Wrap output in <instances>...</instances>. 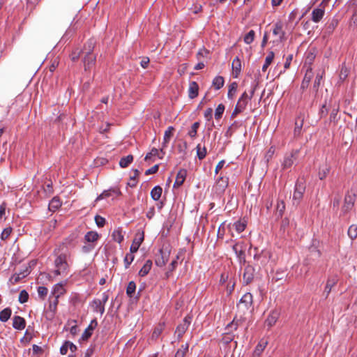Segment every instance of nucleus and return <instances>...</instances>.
I'll return each mask as SVG.
<instances>
[{
	"label": "nucleus",
	"instance_id": "1",
	"mask_svg": "<svg viewBox=\"0 0 357 357\" xmlns=\"http://www.w3.org/2000/svg\"><path fill=\"white\" fill-rule=\"evenodd\" d=\"M62 245H57L54 250V255L56 256L54 259L56 275H67L69 271V264L67 261V257L70 255L68 252L62 251Z\"/></svg>",
	"mask_w": 357,
	"mask_h": 357
},
{
	"label": "nucleus",
	"instance_id": "2",
	"mask_svg": "<svg viewBox=\"0 0 357 357\" xmlns=\"http://www.w3.org/2000/svg\"><path fill=\"white\" fill-rule=\"evenodd\" d=\"M253 303L252 294L250 292L245 293L240 299L237 304L238 312L242 314H245L252 307Z\"/></svg>",
	"mask_w": 357,
	"mask_h": 357
},
{
	"label": "nucleus",
	"instance_id": "3",
	"mask_svg": "<svg viewBox=\"0 0 357 357\" xmlns=\"http://www.w3.org/2000/svg\"><path fill=\"white\" fill-rule=\"evenodd\" d=\"M305 191V181L298 179L295 184L294 191L292 197V204L294 206H298L303 199L304 192Z\"/></svg>",
	"mask_w": 357,
	"mask_h": 357
},
{
	"label": "nucleus",
	"instance_id": "4",
	"mask_svg": "<svg viewBox=\"0 0 357 357\" xmlns=\"http://www.w3.org/2000/svg\"><path fill=\"white\" fill-rule=\"evenodd\" d=\"M298 155V150H292L287 153L284 155L283 160L281 162V170L285 171L290 169L294 162L297 160Z\"/></svg>",
	"mask_w": 357,
	"mask_h": 357
},
{
	"label": "nucleus",
	"instance_id": "5",
	"mask_svg": "<svg viewBox=\"0 0 357 357\" xmlns=\"http://www.w3.org/2000/svg\"><path fill=\"white\" fill-rule=\"evenodd\" d=\"M356 195L354 192L348 191L344 199V204L342 206V215H344L350 212L354 206Z\"/></svg>",
	"mask_w": 357,
	"mask_h": 357
},
{
	"label": "nucleus",
	"instance_id": "6",
	"mask_svg": "<svg viewBox=\"0 0 357 357\" xmlns=\"http://www.w3.org/2000/svg\"><path fill=\"white\" fill-rule=\"evenodd\" d=\"M78 234L72 233L68 237H66L63 241L59 245H62V251L64 248L66 249L65 252H68V248H74L78 243Z\"/></svg>",
	"mask_w": 357,
	"mask_h": 357
},
{
	"label": "nucleus",
	"instance_id": "7",
	"mask_svg": "<svg viewBox=\"0 0 357 357\" xmlns=\"http://www.w3.org/2000/svg\"><path fill=\"white\" fill-rule=\"evenodd\" d=\"M255 268H254V266L250 264H247L245 266L244 272L243 274V283L245 284H250L255 278Z\"/></svg>",
	"mask_w": 357,
	"mask_h": 357
},
{
	"label": "nucleus",
	"instance_id": "8",
	"mask_svg": "<svg viewBox=\"0 0 357 357\" xmlns=\"http://www.w3.org/2000/svg\"><path fill=\"white\" fill-rule=\"evenodd\" d=\"M191 322V317H185L182 323H181L178 326L176 327L175 333L177 334L178 339L180 340L183 334L186 332L188 330L190 324Z\"/></svg>",
	"mask_w": 357,
	"mask_h": 357
},
{
	"label": "nucleus",
	"instance_id": "9",
	"mask_svg": "<svg viewBox=\"0 0 357 357\" xmlns=\"http://www.w3.org/2000/svg\"><path fill=\"white\" fill-rule=\"evenodd\" d=\"M170 252L160 249L159 250V255L157 256L155 263L159 267L164 266L169 260Z\"/></svg>",
	"mask_w": 357,
	"mask_h": 357
},
{
	"label": "nucleus",
	"instance_id": "10",
	"mask_svg": "<svg viewBox=\"0 0 357 357\" xmlns=\"http://www.w3.org/2000/svg\"><path fill=\"white\" fill-rule=\"evenodd\" d=\"M144 238V231H138L135 237L132 241V243L130 248V252L132 253L137 252L139 250V246L142 243Z\"/></svg>",
	"mask_w": 357,
	"mask_h": 357
},
{
	"label": "nucleus",
	"instance_id": "11",
	"mask_svg": "<svg viewBox=\"0 0 357 357\" xmlns=\"http://www.w3.org/2000/svg\"><path fill=\"white\" fill-rule=\"evenodd\" d=\"M96 61V56L90 52H86L84 59V67L85 71L90 70L95 65Z\"/></svg>",
	"mask_w": 357,
	"mask_h": 357
},
{
	"label": "nucleus",
	"instance_id": "12",
	"mask_svg": "<svg viewBox=\"0 0 357 357\" xmlns=\"http://www.w3.org/2000/svg\"><path fill=\"white\" fill-rule=\"evenodd\" d=\"M97 326H98V321H97L96 319H93V320H91V323L89 324L88 327L85 329V331L82 333L81 340L85 341V340H87L88 339H89L93 334V330L97 327Z\"/></svg>",
	"mask_w": 357,
	"mask_h": 357
},
{
	"label": "nucleus",
	"instance_id": "13",
	"mask_svg": "<svg viewBox=\"0 0 357 357\" xmlns=\"http://www.w3.org/2000/svg\"><path fill=\"white\" fill-rule=\"evenodd\" d=\"M229 184V178L220 174V177L216 181L215 189L216 191L222 192H225Z\"/></svg>",
	"mask_w": 357,
	"mask_h": 357
},
{
	"label": "nucleus",
	"instance_id": "14",
	"mask_svg": "<svg viewBox=\"0 0 357 357\" xmlns=\"http://www.w3.org/2000/svg\"><path fill=\"white\" fill-rule=\"evenodd\" d=\"M273 33L279 36V40L282 42L285 39V32L283 31V24L278 21L273 25Z\"/></svg>",
	"mask_w": 357,
	"mask_h": 357
},
{
	"label": "nucleus",
	"instance_id": "15",
	"mask_svg": "<svg viewBox=\"0 0 357 357\" xmlns=\"http://www.w3.org/2000/svg\"><path fill=\"white\" fill-rule=\"evenodd\" d=\"M279 317H280V312L279 311H278L276 310H272L270 312V314H268L267 319L265 321L266 325L268 328L272 327L273 325L275 324V323L278 321Z\"/></svg>",
	"mask_w": 357,
	"mask_h": 357
},
{
	"label": "nucleus",
	"instance_id": "16",
	"mask_svg": "<svg viewBox=\"0 0 357 357\" xmlns=\"http://www.w3.org/2000/svg\"><path fill=\"white\" fill-rule=\"evenodd\" d=\"M338 282V278L337 275H333L328 278L324 289V294H326V297H328L330 292L331 291L332 288L335 286V284Z\"/></svg>",
	"mask_w": 357,
	"mask_h": 357
},
{
	"label": "nucleus",
	"instance_id": "17",
	"mask_svg": "<svg viewBox=\"0 0 357 357\" xmlns=\"http://www.w3.org/2000/svg\"><path fill=\"white\" fill-rule=\"evenodd\" d=\"M187 176V171L185 169H181L177 173L176 181L174 183V188H178L183 185Z\"/></svg>",
	"mask_w": 357,
	"mask_h": 357
},
{
	"label": "nucleus",
	"instance_id": "18",
	"mask_svg": "<svg viewBox=\"0 0 357 357\" xmlns=\"http://www.w3.org/2000/svg\"><path fill=\"white\" fill-rule=\"evenodd\" d=\"M26 326L25 319L20 316H14L13 319V327L17 330H23Z\"/></svg>",
	"mask_w": 357,
	"mask_h": 357
},
{
	"label": "nucleus",
	"instance_id": "19",
	"mask_svg": "<svg viewBox=\"0 0 357 357\" xmlns=\"http://www.w3.org/2000/svg\"><path fill=\"white\" fill-rule=\"evenodd\" d=\"M325 13L324 8H314L312 12V20L314 22H319L323 18Z\"/></svg>",
	"mask_w": 357,
	"mask_h": 357
},
{
	"label": "nucleus",
	"instance_id": "20",
	"mask_svg": "<svg viewBox=\"0 0 357 357\" xmlns=\"http://www.w3.org/2000/svg\"><path fill=\"white\" fill-rule=\"evenodd\" d=\"M199 93V85L198 84L195 82L192 81L189 84V88H188V96L190 99L195 98Z\"/></svg>",
	"mask_w": 357,
	"mask_h": 357
},
{
	"label": "nucleus",
	"instance_id": "21",
	"mask_svg": "<svg viewBox=\"0 0 357 357\" xmlns=\"http://www.w3.org/2000/svg\"><path fill=\"white\" fill-rule=\"evenodd\" d=\"M231 68L234 77L237 78L241 72V61L238 56H236L232 61Z\"/></svg>",
	"mask_w": 357,
	"mask_h": 357
},
{
	"label": "nucleus",
	"instance_id": "22",
	"mask_svg": "<svg viewBox=\"0 0 357 357\" xmlns=\"http://www.w3.org/2000/svg\"><path fill=\"white\" fill-rule=\"evenodd\" d=\"M152 265L153 262L151 259L146 260L138 273L139 276L145 277L147 275L152 268Z\"/></svg>",
	"mask_w": 357,
	"mask_h": 357
},
{
	"label": "nucleus",
	"instance_id": "23",
	"mask_svg": "<svg viewBox=\"0 0 357 357\" xmlns=\"http://www.w3.org/2000/svg\"><path fill=\"white\" fill-rule=\"evenodd\" d=\"M66 291L63 284L62 283H58L54 286L51 296L59 298L61 296L63 295Z\"/></svg>",
	"mask_w": 357,
	"mask_h": 357
},
{
	"label": "nucleus",
	"instance_id": "24",
	"mask_svg": "<svg viewBox=\"0 0 357 357\" xmlns=\"http://www.w3.org/2000/svg\"><path fill=\"white\" fill-rule=\"evenodd\" d=\"M174 130V128L173 126L168 127L167 129L165 130L162 142L163 148L167 147L168 143L170 141V139L173 136Z\"/></svg>",
	"mask_w": 357,
	"mask_h": 357
},
{
	"label": "nucleus",
	"instance_id": "25",
	"mask_svg": "<svg viewBox=\"0 0 357 357\" xmlns=\"http://www.w3.org/2000/svg\"><path fill=\"white\" fill-rule=\"evenodd\" d=\"M91 307L94 312H100L101 315L105 312V305L100 301V299H94L91 303Z\"/></svg>",
	"mask_w": 357,
	"mask_h": 357
},
{
	"label": "nucleus",
	"instance_id": "26",
	"mask_svg": "<svg viewBox=\"0 0 357 357\" xmlns=\"http://www.w3.org/2000/svg\"><path fill=\"white\" fill-rule=\"evenodd\" d=\"M316 57V50L314 48L309 49L305 54V63L311 64Z\"/></svg>",
	"mask_w": 357,
	"mask_h": 357
},
{
	"label": "nucleus",
	"instance_id": "27",
	"mask_svg": "<svg viewBox=\"0 0 357 357\" xmlns=\"http://www.w3.org/2000/svg\"><path fill=\"white\" fill-rule=\"evenodd\" d=\"M100 236L96 231H88L84 236V240L89 243H94L97 241Z\"/></svg>",
	"mask_w": 357,
	"mask_h": 357
},
{
	"label": "nucleus",
	"instance_id": "28",
	"mask_svg": "<svg viewBox=\"0 0 357 357\" xmlns=\"http://www.w3.org/2000/svg\"><path fill=\"white\" fill-rule=\"evenodd\" d=\"M61 206V202L60 201L59 198L57 197H54L52 198V199L50 201L49 204V209L51 211L54 212L56 211Z\"/></svg>",
	"mask_w": 357,
	"mask_h": 357
},
{
	"label": "nucleus",
	"instance_id": "29",
	"mask_svg": "<svg viewBox=\"0 0 357 357\" xmlns=\"http://www.w3.org/2000/svg\"><path fill=\"white\" fill-rule=\"evenodd\" d=\"M133 159H134L133 155L131 154L128 155L126 157L121 158L119 161L120 167L122 168L128 167L129 166V165H130L132 162Z\"/></svg>",
	"mask_w": 357,
	"mask_h": 357
},
{
	"label": "nucleus",
	"instance_id": "30",
	"mask_svg": "<svg viewBox=\"0 0 357 357\" xmlns=\"http://www.w3.org/2000/svg\"><path fill=\"white\" fill-rule=\"evenodd\" d=\"M162 192V189L160 186H155L151 191V197L153 200L158 201L160 199Z\"/></svg>",
	"mask_w": 357,
	"mask_h": 357
},
{
	"label": "nucleus",
	"instance_id": "31",
	"mask_svg": "<svg viewBox=\"0 0 357 357\" xmlns=\"http://www.w3.org/2000/svg\"><path fill=\"white\" fill-rule=\"evenodd\" d=\"M200 126V123L199 121H197V122H195L190 129L189 130L188 132V135L191 138V139H195L196 138L197 135V130L199 129Z\"/></svg>",
	"mask_w": 357,
	"mask_h": 357
},
{
	"label": "nucleus",
	"instance_id": "32",
	"mask_svg": "<svg viewBox=\"0 0 357 357\" xmlns=\"http://www.w3.org/2000/svg\"><path fill=\"white\" fill-rule=\"evenodd\" d=\"M12 314V310L10 307H6L0 312V321L2 322L7 321Z\"/></svg>",
	"mask_w": 357,
	"mask_h": 357
},
{
	"label": "nucleus",
	"instance_id": "33",
	"mask_svg": "<svg viewBox=\"0 0 357 357\" xmlns=\"http://www.w3.org/2000/svg\"><path fill=\"white\" fill-rule=\"evenodd\" d=\"M285 210V204L283 200H278L276 206V215L282 218Z\"/></svg>",
	"mask_w": 357,
	"mask_h": 357
},
{
	"label": "nucleus",
	"instance_id": "34",
	"mask_svg": "<svg viewBox=\"0 0 357 357\" xmlns=\"http://www.w3.org/2000/svg\"><path fill=\"white\" fill-rule=\"evenodd\" d=\"M324 75V71H321V72H319L317 73L316 75V77H315V79H314V84H313V89L317 92L318 90H319V88L321 85V81L323 78V76Z\"/></svg>",
	"mask_w": 357,
	"mask_h": 357
},
{
	"label": "nucleus",
	"instance_id": "35",
	"mask_svg": "<svg viewBox=\"0 0 357 357\" xmlns=\"http://www.w3.org/2000/svg\"><path fill=\"white\" fill-rule=\"evenodd\" d=\"M224 83L225 79L223 77L216 76L213 80L212 85L216 90H219L223 86Z\"/></svg>",
	"mask_w": 357,
	"mask_h": 357
},
{
	"label": "nucleus",
	"instance_id": "36",
	"mask_svg": "<svg viewBox=\"0 0 357 357\" xmlns=\"http://www.w3.org/2000/svg\"><path fill=\"white\" fill-rule=\"evenodd\" d=\"M112 236L113 240L119 243H121L124 239V236L122 234V230L120 229H115L113 231Z\"/></svg>",
	"mask_w": 357,
	"mask_h": 357
},
{
	"label": "nucleus",
	"instance_id": "37",
	"mask_svg": "<svg viewBox=\"0 0 357 357\" xmlns=\"http://www.w3.org/2000/svg\"><path fill=\"white\" fill-rule=\"evenodd\" d=\"M59 303V298L50 296V305L49 310L54 314L56 312L57 309V305Z\"/></svg>",
	"mask_w": 357,
	"mask_h": 357
},
{
	"label": "nucleus",
	"instance_id": "38",
	"mask_svg": "<svg viewBox=\"0 0 357 357\" xmlns=\"http://www.w3.org/2000/svg\"><path fill=\"white\" fill-rule=\"evenodd\" d=\"M155 156H158L160 159L162 158V156H160L159 154V150L155 148H153L151 150V151L146 155V156L144 158V160L145 161L152 160V158Z\"/></svg>",
	"mask_w": 357,
	"mask_h": 357
},
{
	"label": "nucleus",
	"instance_id": "39",
	"mask_svg": "<svg viewBox=\"0 0 357 357\" xmlns=\"http://www.w3.org/2000/svg\"><path fill=\"white\" fill-rule=\"evenodd\" d=\"M274 56H275V54L273 51H271L268 53V54L266 57L265 63H264V65L262 66V71L265 72L267 70V68H268V66H270L271 62L273 61V60L274 59Z\"/></svg>",
	"mask_w": 357,
	"mask_h": 357
},
{
	"label": "nucleus",
	"instance_id": "40",
	"mask_svg": "<svg viewBox=\"0 0 357 357\" xmlns=\"http://www.w3.org/2000/svg\"><path fill=\"white\" fill-rule=\"evenodd\" d=\"M111 192H116L118 195L121 194V192L119 190H104L99 196L97 197V198L96 199V202H98V201H100L105 198H107V197H110Z\"/></svg>",
	"mask_w": 357,
	"mask_h": 357
},
{
	"label": "nucleus",
	"instance_id": "41",
	"mask_svg": "<svg viewBox=\"0 0 357 357\" xmlns=\"http://www.w3.org/2000/svg\"><path fill=\"white\" fill-rule=\"evenodd\" d=\"M136 290V284L134 281H130L126 288V294L128 297L132 298Z\"/></svg>",
	"mask_w": 357,
	"mask_h": 357
},
{
	"label": "nucleus",
	"instance_id": "42",
	"mask_svg": "<svg viewBox=\"0 0 357 357\" xmlns=\"http://www.w3.org/2000/svg\"><path fill=\"white\" fill-rule=\"evenodd\" d=\"M330 172V167L327 165H323L320 167L319 171V178L321 180L324 179Z\"/></svg>",
	"mask_w": 357,
	"mask_h": 357
},
{
	"label": "nucleus",
	"instance_id": "43",
	"mask_svg": "<svg viewBox=\"0 0 357 357\" xmlns=\"http://www.w3.org/2000/svg\"><path fill=\"white\" fill-rule=\"evenodd\" d=\"M134 253L129 252L127 253L124 257L123 262H124V266L125 268L127 269L129 268L131 263L134 261L135 255Z\"/></svg>",
	"mask_w": 357,
	"mask_h": 357
},
{
	"label": "nucleus",
	"instance_id": "44",
	"mask_svg": "<svg viewBox=\"0 0 357 357\" xmlns=\"http://www.w3.org/2000/svg\"><path fill=\"white\" fill-rule=\"evenodd\" d=\"M347 234L352 241L356 239L357 238V225H351L349 227Z\"/></svg>",
	"mask_w": 357,
	"mask_h": 357
},
{
	"label": "nucleus",
	"instance_id": "45",
	"mask_svg": "<svg viewBox=\"0 0 357 357\" xmlns=\"http://www.w3.org/2000/svg\"><path fill=\"white\" fill-rule=\"evenodd\" d=\"M189 345L188 343L183 344L181 347L178 349L174 357H185V354L188 351Z\"/></svg>",
	"mask_w": 357,
	"mask_h": 357
},
{
	"label": "nucleus",
	"instance_id": "46",
	"mask_svg": "<svg viewBox=\"0 0 357 357\" xmlns=\"http://www.w3.org/2000/svg\"><path fill=\"white\" fill-rule=\"evenodd\" d=\"M233 227L235 230L238 233H241L243 231L246 227V224L245 222H242L241 220L236 221L234 223Z\"/></svg>",
	"mask_w": 357,
	"mask_h": 357
},
{
	"label": "nucleus",
	"instance_id": "47",
	"mask_svg": "<svg viewBox=\"0 0 357 357\" xmlns=\"http://www.w3.org/2000/svg\"><path fill=\"white\" fill-rule=\"evenodd\" d=\"M237 87H238V84L236 82H232L229 86V90H228V93H227L228 98L232 99L234 98V96L235 93L236 92Z\"/></svg>",
	"mask_w": 357,
	"mask_h": 357
},
{
	"label": "nucleus",
	"instance_id": "48",
	"mask_svg": "<svg viewBox=\"0 0 357 357\" xmlns=\"http://www.w3.org/2000/svg\"><path fill=\"white\" fill-rule=\"evenodd\" d=\"M139 175V172L138 169H133V175L132 176H130V182L128 183V185L133 188V187H135L136 185H137V178L138 177V176Z\"/></svg>",
	"mask_w": 357,
	"mask_h": 357
},
{
	"label": "nucleus",
	"instance_id": "49",
	"mask_svg": "<svg viewBox=\"0 0 357 357\" xmlns=\"http://www.w3.org/2000/svg\"><path fill=\"white\" fill-rule=\"evenodd\" d=\"M255 37V31L250 30L244 36L243 40H244L245 43H246L248 45H250V44H251L254 41Z\"/></svg>",
	"mask_w": 357,
	"mask_h": 357
},
{
	"label": "nucleus",
	"instance_id": "50",
	"mask_svg": "<svg viewBox=\"0 0 357 357\" xmlns=\"http://www.w3.org/2000/svg\"><path fill=\"white\" fill-rule=\"evenodd\" d=\"M339 112V107H334L330 113L329 121L330 123H336L338 121L337 114Z\"/></svg>",
	"mask_w": 357,
	"mask_h": 357
},
{
	"label": "nucleus",
	"instance_id": "51",
	"mask_svg": "<svg viewBox=\"0 0 357 357\" xmlns=\"http://www.w3.org/2000/svg\"><path fill=\"white\" fill-rule=\"evenodd\" d=\"M197 149V155L199 160H203L206 155V149L205 146L203 148L201 147L200 144H198L196 147Z\"/></svg>",
	"mask_w": 357,
	"mask_h": 357
},
{
	"label": "nucleus",
	"instance_id": "52",
	"mask_svg": "<svg viewBox=\"0 0 357 357\" xmlns=\"http://www.w3.org/2000/svg\"><path fill=\"white\" fill-rule=\"evenodd\" d=\"M310 74H311V72L310 73V74L308 73H307L305 75V77L303 79V82H302L301 86V89L305 90V89H307L308 87L309 84L311 80V75Z\"/></svg>",
	"mask_w": 357,
	"mask_h": 357
},
{
	"label": "nucleus",
	"instance_id": "53",
	"mask_svg": "<svg viewBox=\"0 0 357 357\" xmlns=\"http://www.w3.org/2000/svg\"><path fill=\"white\" fill-rule=\"evenodd\" d=\"M225 105L223 104H219L215 110V119H220L225 111Z\"/></svg>",
	"mask_w": 357,
	"mask_h": 357
},
{
	"label": "nucleus",
	"instance_id": "54",
	"mask_svg": "<svg viewBox=\"0 0 357 357\" xmlns=\"http://www.w3.org/2000/svg\"><path fill=\"white\" fill-rule=\"evenodd\" d=\"M349 73V70L345 66V63H342L341 70H340V75H339L340 79L342 81L344 80L348 77Z\"/></svg>",
	"mask_w": 357,
	"mask_h": 357
},
{
	"label": "nucleus",
	"instance_id": "55",
	"mask_svg": "<svg viewBox=\"0 0 357 357\" xmlns=\"http://www.w3.org/2000/svg\"><path fill=\"white\" fill-rule=\"evenodd\" d=\"M164 329V324H159L156 328H155L153 333H152V338L153 339H157L162 333V331Z\"/></svg>",
	"mask_w": 357,
	"mask_h": 357
},
{
	"label": "nucleus",
	"instance_id": "56",
	"mask_svg": "<svg viewBox=\"0 0 357 357\" xmlns=\"http://www.w3.org/2000/svg\"><path fill=\"white\" fill-rule=\"evenodd\" d=\"M29 299V294L28 292L23 289L20 292L18 301L20 303H24L28 301Z\"/></svg>",
	"mask_w": 357,
	"mask_h": 357
},
{
	"label": "nucleus",
	"instance_id": "57",
	"mask_svg": "<svg viewBox=\"0 0 357 357\" xmlns=\"http://www.w3.org/2000/svg\"><path fill=\"white\" fill-rule=\"evenodd\" d=\"M265 345H262L261 344H258L257 347H255V349L254 350V352L252 354V357H260V355L263 352Z\"/></svg>",
	"mask_w": 357,
	"mask_h": 357
},
{
	"label": "nucleus",
	"instance_id": "58",
	"mask_svg": "<svg viewBox=\"0 0 357 357\" xmlns=\"http://www.w3.org/2000/svg\"><path fill=\"white\" fill-rule=\"evenodd\" d=\"M95 222H96V225L98 227L102 228L105 225L106 220L105 218H103L99 215H96L95 216Z\"/></svg>",
	"mask_w": 357,
	"mask_h": 357
},
{
	"label": "nucleus",
	"instance_id": "59",
	"mask_svg": "<svg viewBox=\"0 0 357 357\" xmlns=\"http://www.w3.org/2000/svg\"><path fill=\"white\" fill-rule=\"evenodd\" d=\"M95 43L93 40H89L84 47V50L85 51V53L90 52L92 53L93 49H94Z\"/></svg>",
	"mask_w": 357,
	"mask_h": 357
},
{
	"label": "nucleus",
	"instance_id": "60",
	"mask_svg": "<svg viewBox=\"0 0 357 357\" xmlns=\"http://www.w3.org/2000/svg\"><path fill=\"white\" fill-rule=\"evenodd\" d=\"M238 326V321H235V319L231 321L229 324H227L226 326V330L227 331H231L232 333L233 331H236Z\"/></svg>",
	"mask_w": 357,
	"mask_h": 357
},
{
	"label": "nucleus",
	"instance_id": "61",
	"mask_svg": "<svg viewBox=\"0 0 357 357\" xmlns=\"http://www.w3.org/2000/svg\"><path fill=\"white\" fill-rule=\"evenodd\" d=\"M48 292V289L47 287L43 286H40L38 287V294L40 298L44 299L47 296Z\"/></svg>",
	"mask_w": 357,
	"mask_h": 357
},
{
	"label": "nucleus",
	"instance_id": "62",
	"mask_svg": "<svg viewBox=\"0 0 357 357\" xmlns=\"http://www.w3.org/2000/svg\"><path fill=\"white\" fill-rule=\"evenodd\" d=\"M70 300L71 303L76 305L80 302V295L78 293L73 292L70 295Z\"/></svg>",
	"mask_w": 357,
	"mask_h": 357
},
{
	"label": "nucleus",
	"instance_id": "63",
	"mask_svg": "<svg viewBox=\"0 0 357 357\" xmlns=\"http://www.w3.org/2000/svg\"><path fill=\"white\" fill-rule=\"evenodd\" d=\"M234 338V335L231 331H227L223 336L222 340L226 343H230Z\"/></svg>",
	"mask_w": 357,
	"mask_h": 357
},
{
	"label": "nucleus",
	"instance_id": "64",
	"mask_svg": "<svg viewBox=\"0 0 357 357\" xmlns=\"http://www.w3.org/2000/svg\"><path fill=\"white\" fill-rule=\"evenodd\" d=\"M12 232V228L10 227L5 228L1 234V238L2 240H6L8 238Z\"/></svg>",
	"mask_w": 357,
	"mask_h": 357
}]
</instances>
